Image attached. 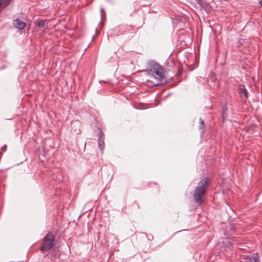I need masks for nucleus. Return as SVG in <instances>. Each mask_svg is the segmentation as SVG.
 I'll return each instance as SVG.
<instances>
[{
  "label": "nucleus",
  "instance_id": "obj_4",
  "mask_svg": "<svg viewBox=\"0 0 262 262\" xmlns=\"http://www.w3.org/2000/svg\"><path fill=\"white\" fill-rule=\"evenodd\" d=\"M242 262H258L257 254H253L252 255L246 256Z\"/></svg>",
  "mask_w": 262,
  "mask_h": 262
},
{
  "label": "nucleus",
  "instance_id": "obj_2",
  "mask_svg": "<svg viewBox=\"0 0 262 262\" xmlns=\"http://www.w3.org/2000/svg\"><path fill=\"white\" fill-rule=\"evenodd\" d=\"M209 179L208 177H205L199 183L195 189L193 197L194 201L198 204L201 205L203 202L202 196L205 194L206 187L209 185Z\"/></svg>",
  "mask_w": 262,
  "mask_h": 262
},
{
  "label": "nucleus",
  "instance_id": "obj_11",
  "mask_svg": "<svg viewBox=\"0 0 262 262\" xmlns=\"http://www.w3.org/2000/svg\"><path fill=\"white\" fill-rule=\"evenodd\" d=\"M200 123L201 124V126L200 127L201 128H202L204 125V121H203L202 119V118H200Z\"/></svg>",
  "mask_w": 262,
  "mask_h": 262
},
{
  "label": "nucleus",
  "instance_id": "obj_6",
  "mask_svg": "<svg viewBox=\"0 0 262 262\" xmlns=\"http://www.w3.org/2000/svg\"><path fill=\"white\" fill-rule=\"evenodd\" d=\"M238 93L241 95H243L245 98L248 97V92L246 89L245 86L242 84L238 85Z\"/></svg>",
  "mask_w": 262,
  "mask_h": 262
},
{
  "label": "nucleus",
  "instance_id": "obj_3",
  "mask_svg": "<svg viewBox=\"0 0 262 262\" xmlns=\"http://www.w3.org/2000/svg\"><path fill=\"white\" fill-rule=\"evenodd\" d=\"M54 234L49 232L43 238L41 250L45 251L52 248L54 245Z\"/></svg>",
  "mask_w": 262,
  "mask_h": 262
},
{
  "label": "nucleus",
  "instance_id": "obj_1",
  "mask_svg": "<svg viewBox=\"0 0 262 262\" xmlns=\"http://www.w3.org/2000/svg\"><path fill=\"white\" fill-rule=\"evenodd\" d=\"M149 75L151 78L155 79L157 81V83L155 84L158 85L164 78V70L162 67L156 62L150 60L148 62Z\"/></svg>",
  "mask_w": 262,
  "mask_h": 262
},
{
  "label": "nucleus",
  "instance_id": "obj_10",
  "mask_svg": "<svg viewBox=\"0 0 262 262\" xmlns=\"http://www.w3.org/2000/svg\"><path fill=\"white\" fill-rule=\"evenodd\" d=\"M227 107L226 106H224L223 107V118L224 117V115H225V112L227 111Z\"/></svg>",
  "mask_w": 262,
  "mask_h": 262
},
{
  "label": "nucleus",
  "instance_id": "obj_8",
  "mask_svg": "<svg viewBox=\"0 0 262 262\" xmlns=\"http://www.w3.org/2000/svg\"><path fill=\"white\" fill-rule=\"evenodd\" d=\"M10 1L11 0H0V8L2 6L6 7L10 3Z\"/></svg>",
  "mask_w": 262,
  "mask_h": 262
},
{
  "label": "nucleus",
  "instance_id": "obj_9",
  "mask_svg": "<svg viewBox=\"0 0 262 262\" xmlns=\"http://www.w3.org/2000/svg\"><path fill=\"white\" fill-rule=\"evenodd\" d=\"M98 145L100 149L102 151L104 149V142L100 138L99 139Z\"/></svg>",
  "mask_w": 262,
  "mask_h": 262
},
{
  "label": "nucleus",
  "instance_id": "obj_14",
  "mask_svg": "<svg viewBox=\"0 0 262 262\" xmlns=\"http://www.w3.org/2000/svg\"><path fill=\"white\" fill-rule=\"evenodd\" d=\"M5 147H6V146H4V147H2V149H4V148H5Z\"/></svg>",
  "mask_w": 262,
  "mask_h": 262
},
{
  "label": "nucleus",
  "instance_id": "obj_7",
  "mask_svg": "<svg viewBox=\"0 0 262 262\" xmlns=\"http://www.w3.org/2000/svg\"><path fill=\"white\" fill-rule=\"evenodd\" d=\"M36 24L40 29H42L45 27V23L43 20H38L36 22Z\"/></svg>",
  "mask_w": 262,
  "mask_h": 262
},
{
  "label": "nucleus",
  "instance_id": "obj_12",
  "mask_svg": "<svg viewBox=\"0 0 262 262\" xmlns=\"http://www.w3.org/2000/svg\"><path fill=\"white\" fill-rule=\"evenodd\" d=\"M73 124L79 126L80 125V123L78 122H74Z\"/></svg>",
  "mask_w": 262,
  "mask_h": 262
},
{
  "label": "nucleus",
  "instance_id": "obj_13",
  "mask_svg": "<svg viewBox=\"0 0 262 262\" xmlns=\"http://www.w3.org/2000/svg\"><path fill=\"white\" fill-rule=\"evenodd\" d=\"M259 4H260V5L261 6V7H262V0H261V1L259 2Z\"/></svg>",
  "mask_w": 262,
  "mask_h": 262
},
{
  "label": "nucleus",
  "instance_id": "obj_5",
  "mask_svg": "<svg viewBox=\"0 0 262 262\" xmlns=\"http://www.w3.org/2000/svg\"><path fill=\"white\" fill-rule=\"evenodd\" d=\"M13 24L15 28L19 30L23 29L26 26V23L21 21L18 18L15 19Z\"/></svg>",
  "mask_w": 262,
  "mask_h": 262
}]
</instances>
